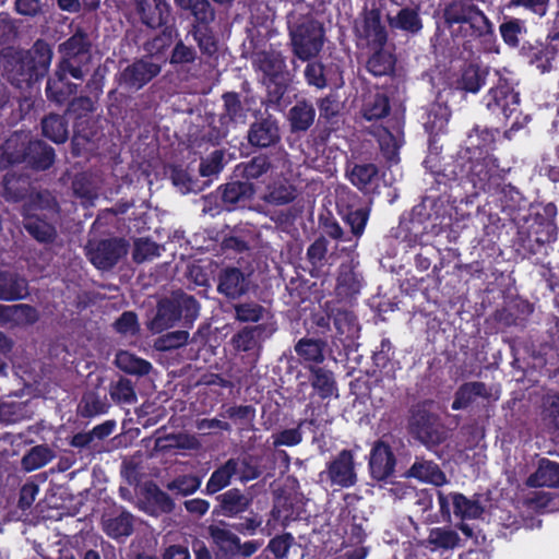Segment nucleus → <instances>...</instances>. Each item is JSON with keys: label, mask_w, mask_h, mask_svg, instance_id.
Here are the masks:
<instances>
[{"label": "nucleus", "mask_w": 559, "mask_h": 559, "mask_svg": "<svg viewBox=\"0 0 559 559\" xmlns=\"http://www.w3.org/2000/svg\"><path fill=\"white\" fill-rule=\"evenodd\" d=\"M236 519L229 524V527L243 536H253L263 531V516L258 512L250 511L247 515L240 514Z\"/></svg>", "instance_id": "0e129e2a"}, {"label": "nucleus", "mask_w": 559, "mask_h": 559, "mask_svg": "<svg viewBox=\"0 0 559 559\" xmlns=\"http://www.w3.org/2000/svg\"><path fill=\"white\" fill-rule=\"evenodd\" d=\"M453 512L461 519H478L484 513V508L478 499H468L461 492L451 495Z\"/></svg>", "instance_id": "13d9d810"}, {"label": "nucleus", "mask_w": 559, "mask_h": 559, "mask_svg": "<svg viewBox=\"0 0 559 559\" xmlns=\"http://www.w3.org/2000/svg\"><path fill=\"white\" fill-rule=\"evenodd\" d=\"M27 280L16 272L0 271V300L17 301L29 295Z\"/></svg>", "instance_id": "72a5a7b5"}, {"label": "nucleus", "mask_w": 559, "mask_h": 559, "mask_svg": "<svg viewBox=\"0 0 559 559\" xmlns=\"http://www.w3.org/2000/svg\"><path fill=\"white\" fill-rule=\"evenodd\" d=\"M223 110L219 114L218 122L236 128L247 122L249 108L241 100L237 92H225L222 94Z\"/></svg>", "instance_id": "cd10ccee"}, {"label": "nucleus", "mask_w": 559, "mask_h": 559, "mask_svg": "<svg viewBox=\"0 0 559 559\" xmlns=\"http://www.w3.org/2000/svg\"><path fill=\"white\" fill-rule=\"evenodd\" d=\"M109 403L106 393L97 390H88L83 395L78 406V413L83 418H92L107 413Z\"/></svg>", "instance_id": "c03bdc74"}, {"label": "nucleus", "mask_w": 559, "mask_h": 559, "mask_svg": "<svg viewBox=\"0 0 559 559\" xmlns=\"http://www.w3.org/2000/svg\"><path fill=\"white\" fill-rule=\"evenodd\" d=\"M499 134V128L475 124L467 133L465 145L437 173V183L466 181L473 187L490 189L499 180V158L492 154Z\"/></svg>", "instance_id": "f257e3e1"}, {"label": "nucleus", "mask_w": 559, "mask_h": 559, "mask_svg": "<svg viewBox=\"0 0 559 559\" xmlns=\"http://www.w3.org/2000/svg\"><path fill=\"white\" fill-rule=\"evenodd\" d=\"M53 457L47 445H36L22 457V467L26 472L38 469L48 464Z\"/></svg>", "instance_id": "69168bd1"}, {"label": "nucleus", "mask_w": 559, "mask_h": 559, "mask_svg": "<svg viewBox=\"0 0 559 559\" xmlns=\"http://www.w3.org/2000/svg\"><path fill=\"white\" fill-rule=\"evenodd\" d=\"M332 321L340 336L352 337L357 331V317L352 310L333 308Z\"/></svg>", "instance_id": "e2e57ef3"}, {"label": "nucleus", "mask_w": 559, "mask_h": 559, "mask_svg": "<svg viewBox=\"0 0 559 559\" xmlns=\"http://www.w3.org/2000/svg\"><path fill=\"white\" fill-rule=\"evenodd\" d=\"M247 140L251 146L267 148L275 146L281 141L278 121L272 115L262 117L250 124Z\"/></svg>", "instance_id": "aec40b11"}, {"label": "nucleus", "mask_w": 559, "mask_h": 559, "mask_svg": "<svg viewBox=\"0 0 559 559\" xmlns=\"http://www.w3.org/2000/svg\"><path fill=\"white\" fill-rule=\"evenodd\" d=\"M451 116L452 111L445 103L436 100L427 105L421 116L425 131L429 135L445 133Z\"/></svg>", "instance_id": "c85d7f7f"}, {"label": "nucleus", "mask_w": 559, "mask_h": 559, "mask_svg": "<svg viewBox=\"0 0 559 559\" xmlns=\"http://www.w3.org/2000/svg\"><path fill=\"white\" fill-rule=\"evenodd\" d=\"M202 478L197 474H180L165 484V488L175 496L187 497L199 490Z\"/></svg>", "instance_id": "603ef678"}, {"label": "nucleus", "mask_w": 559, "mask_h": 559, "mask_svg": "<svg viewBox=\"0 0 559 559\" xmlns=\"http://www.w3.org/2000/svg\"><path fill=\"white\" fill-rule=\"evenodd\" d=\"M265 333V324L245 326L233 335L231 342L237 350L250 352L259 346L262 338L266 337Z\"/></svg>", "instance_id": "a18cd8bd"}, {"label": "nucleus", "mask_w": 559, "mask_h": 559, "mask_svg": "<svg viewBox=\"0 0 559 559\" xmlns=\"http://www.w3.org/2000/svg\"><path fill=\"white\" fill-rule=\"evenodd\" d=\"M489 395L490 393L485 382H464L456 389L451 408L453 411L466 409L477 397L488 399Z\"/></svg>", "instance_id": "ea45409f"}, {"label": "nucleus", "mask_w": 559, "mask_h": 559, "mask_svg": "<svg viewBox=\"0 0 559 559\" xmlns=\"http://www.w3.org/2000/svg\"><path fill=\"white\" fill-rule=\"evenodd\" d=\"M296 188L285 181H275L267 187L262 200L272 205H286L296 199Z\"/></svg>", "instance_id": "3c124183"}, {"label": "nucleus", "mask_w": 559, "mask_h": 559, "mask_svg": "<svg viewBox=\"0 0 559 559\" xmlns=\"http://www.w3.org/2000/svg\"><path fill=\"white\" fill-rule=\"evenodd\" d=\"M128 249L129 242L124 238L111 237L90 241L86 246V255L96 269L108 271L127 255Z\"/></svg>", "instance_id": "f8f14e48"}, {"label": "nucleus", "mask_w": 559, "mask_h": 559, "mask_svg": "<svg viewBox=\"0 0 559 559\" xmlns=\"http://www.w3.org/2000/svg\"><path fill=\"white\" fill-rule=\"evenodd\" d=\"M51 47L38 38L28 50L8 46L1 49L0 62L7 80L17 88H29L48 73Z\"/></svg>", "instance_id": "f03ea898"}, {"label": "nucleus", "mask_w": 559, "mask_h": 559, "mask_svg": "<svg viewBox=\"0 0 559 559\" xmlns=\"http://www.w3.org/2000/svg\"><path fill=\"white\" fill-rule=\"evenodd\" d=\"M325 474L331 486L340 488H349L356 485L358 478L355 466L354 452L349 449H343L326 463Z\"/></svg>", "instance_id": "2eb2a0df"}, {"label": "nucleus", "mask_w": 559, "mask_h": 559, "mask_svg": "<svg viewBox=\"0 0 559 559\" xmlns=\"http://www.w3.org/2000/svg\"><path fill=\"white\" fill-rule=\"evenodd\" d=\"M540 417L549 431L559 430V392L548 393L543 397Z\"/></svg>", "instance_id": "bf43d9fd"}, {"label": "nucleus", "mask_w": 559, "mask_h": 559, "mask_svg": "<svg viewBox=\"0 0 559 559\" xmlns=\"http://www.w3.org/2000/svg\"><path fill=\"white\" fill-rule=\"evenodd\" d=\"M217 504L214 507L213 515L236 518L245 513L252 503V498L246 496L239 488H231L215 497Z\"/></svg>", "instance_id": "5701e85b"}, {"label": "nucleus", "mask_w": 559, "mask_h": 559, "mask_svg": "<svg viewBox=\"0 0 559 559\" xmlns=\"http://www.w3.org/2000/svg\"><path fill=\"white\" fill-rule=\"evenodd\" d=\"M70 75L66 70L57 66L52 76L47 80L45 93L49 102L63 105L78 92V84L68 80Z\"/></svg>", "instance_id": "a878e982"}, {"label": "nucleus", "mask_w": 559, "mask_h": 559, "mask_svg": "<svg viewBox=\"0 0 559 559\" xmlns=\"http://www.w3.org/2000/svg\"><path fill=\"white\" fill-rule=\"evenodd\" d=\"M336 210L350 233L360 238L366 229L371 213L370 203L350 190H342L336 197Z\"/></svg>", "instance_id": "9b49d317"}, {"label": "nucleus", "mask_w": 559, "mask_h": 559, "mask_svg": "<svg viewBox=\"0 0 559 559\" xmlns=\"http://www.w3.org/2000/svg\"><path fill=\"white\" fill-rule=\"evenodd\" d=\"M162 67L147 59H138L117 74V83L128 92H138L155 79Z\"/></svg>", "instance_id": "4468645a"}, {"label": "nucleus", "mask_w": 559, "mask_h": 559, "mask_svg": "<svg viewBox=\"0 0 559 559\" xmlns=\"http://www.w3.org/2000/svg\"><path fill=\"white\" fill-rule=\"evenodd\" d=\"M556 214L557 207L554 203H548L542 209L530 204L528 213L525 216L518 215L514 218L518 228L516 250L524 258L545 254L547 246L556 241Z\"/></svg>", "instance_id": "7ed1b4c3"}, {"label": "nucleus", "mask_w": 559, "mask_h": 559, "mask_svg": "<svg viewBox=\"0 0 559 559\" xmlns=\"http://www.w3.org/2000/svg\"><path fill=\"white\" fill-rule=\"evenodd\" d=\"M200 302L194 296L182 290L158 300L155 316L148 322V330L158 334L176 325L180 320L191 325L200 313Z\"/></svg>", "instance_id": "423d86ee"}, {"label": "nucleus", "mask_w": 559, "mask_h": 559, "mask_svg": "<svg viewBox=\"0 0 559 559\" xmlns=\"http://www.w3.org/2000/svg\"><path fill=\"white\" fill-rule=\"evenodd\" d=\"M257 409L253 405H231L225 408L219 416L233 421L240 430L253 427Z\"/></svg>", "instance_id": "8fccbe9b"}, {"label": "nucleus", "mask_w": 559, "mask_h": 559, "mask_svg": "<svg viewBox=\"0 0 559 559\" xmlns=\"http://www.w3.org/2000/svg\"><path fill=\"white\" fill-rule=\"evenodd\" d=\"M407 428L408 432L427 448L439 445L447 438L440 417L428 409L426 402L411 407Z\"/></svg>", "instance_id": "0eeeda50"}, {"label": "nucleus", "mask_w": 559, "mask_h": 559, "mask_svg": "<svg viewBox=\"0 0 559 559\" xmlns=\"http://www.w3.org/2000/svg\"><path fill=\"white\" fill-rule=\"evenodd\" d=\"M492 76V85L483 96L481 102L486 109L503 124H507L512 117L514 118L503 133L504 138L510 140L515 132L526 127L531 117L523 115L520 110L521 96L515 90L516 83L512 73L506 69L493 70Z\"/></svg>", "instance_id": "20e7f679"}, {"label": "nucleus", "mask_w": 559, "mask_h": 559, "mask_svg": "<svg viewBox=\"0 0 559 559\" xmlns=\"http://www.w3.org/2000/svg\"><path fill=\"white\" fill-rule=\"evenodd\" d=\"M294 55L302 60L309 61L322 49L326 37H290Z\"/></svg>", "instance_id": "5fc2aeb1"}, {"label": "nucleus", "mask_w": 559, "mask_h": 559, "mask_svg": "<svg viewBox=\"0 0 559 559\" xmlns=\"http://www.w3.org/2000/svg\"><path fill=\"white\" fill-rule=\"evenodd\" d=\"M2 186L5 201L20 202L27 197L31 183L28 178L22 175L17 176L13 173H7L3 177Z\"/></svg>", "instance_id": "de8ad7c7"}, {"label": "nucleus", "mask_w": 559, "mask_h": 559, "mask_svg": "<svg viewBox=\"0 0 559 559\" xmlns=\"http://www.w3.org/2000/svg\"><path fill=\"white\" fill-rule=\"evenodd\" d=\"M254 187L248 181H231L217 188L216 194L206 199L211 202L212 198L221 200V210L228 212L242 209L252 199Z\"/></svg>", "instance_id": "f3484780"}, {"label": "nucleus", "mask_w": 559, "mask_h": 559, "mask_svg": "<svg viewBox=\"0 0 559 559\" xmlns=\"http://www.w3.org/2000/svg\"><path fill=\"white\" fill-rule=\"evenodd\" d=\"M328 245L325 237L317 238L307 249V260L311 264L310 274L318 276L328 263Z\"/></svg>", "instance_id": "4d7b16f0"}, {"label": "nucleus", "mask_w": 559, "mask_h": 559, "mask_svg": "<svg viewBox=\"0 0 559 559\" xmlns=\"http://www.w3.org/2000/svg\"><path fill=\"white\" fill-rule=\"evenodd\" d=\"M135 519L132 513L121 509L104 515L102 526L104 533L118 542H124L134 532Z\"/></svg>", "instance_id": "393cba45"}, {"label": "nucleus", "mask_w": 559, "mask_h": 559, "mask_svg": "<svg viewBox=\"0 0 559 559\" xmlns=\"http://www.w3.org/2000/svg\"><path fill=\"white\" fill-rule=\"evenodd\" d=\"M209 534L217 547L226 555H235V549L239 547V537L230 530L218 525H210Z\"/></svg>", "instance_id": "680f3d73"}, {"label": "nucleus", "mask_w": 559, "mask_h": 559, "mask_svg": "<svg viewBox=\"0 0 559 559\" xmlns=\"http://www.w3.org/2000/svg\"><path fill=\"white\" fill-rule=\"evenodd\" d=\"M372 365L383 378L395 379L396 371L401 368L400 361L395 358V348L388 337H383L380 345L372 354Z\"/></svg>", "instance_id": "7c9ffc66"}, {"label": "nucleus", "mask_w": 559, "mask_h": 559, "mask_svg": "<svg viewBox=\"0 0 559 559\" xmlns=\"http://www.w3.org/2000/svg\"><path fill=\"white\" fill-rule=\"evenodd\" d=\"M525 484L531 488L559 487V463L546 457L540 459L537 469L527 477Z\"/></svg>", "instance_id": "e433bc0d"}, {"label": "nucleus", "mask_w": 559, "mask_h": 559, "mask_svg": "<svg viewBox=\"0 0 559 559\" xmlns=\"http://www.w3.org/2000/svg\"><path fill=\"white\" fill-rule=\"evenodd\" d=\"M62 59L58 67L66 70L70 76L82 80L90 72L93 60L90 37H68L60 46Z\"/></svg>", "instance_id": "9d476101"}, {"label": "nucleus", "mask_w": 559, "mask_h": 559, "mask_svg": "<svg viewBox=\"0 0 559 559\" xmlns=\"http://www.w3.org/2000/svg\"><path fill=\"white\" fill-rule=\"evenodd\" d=\"M235 319L243 323H258L263 319L265 308L257 301L233 304Z\"/></svg>", "instance_id": "338daca9"}, {"label": "nucleus", "mask_w": 559, "mask_h": 559, "mask_svg": "<svg viewBox=\"0 0 559 559\" xmlns=\"http://www.w3.org/2000/svg\"><path fill=\"white\" fill-rule=\"evenodd\" d=\"M272 167L270 157L264 154L253 156L250 160L237 166V170L246 180H255L266 174Z\"/></svg>", "instance_id": "052dcab7"}, {"label": "nucleus", "mask_w": 559, "mask_h": 559, "mask_svg": "<svg viewBox=\"0 0 559 559\" xmlns=\"http://www.w3.org/2000/svg\"><path fill=\"white\" fill-rule=\"evenodd\" d=\"M325 347V341L305 336L295 344L294 348L300 364L308 370L310 366H321L323 364Z\"/></svg>", "instance_id": "473e14b6"}, {"label": "nucleus", "mask_w": 559, "mask_h": 559, "mask_svg": "<svg viewBox=\"0 0 559 559\" xmlns=\"http://www.w3.org/2000/svg\"><path fill=\"white\" fill-rule=\"evenodd\" d=\"M524 37H503L510 47H521V55L535 66L542 73L552 70V62L559 52V37H533V40H522Z\"/></svg>", "instance_id": "6e6552de"}, {"label": "nucleus", "mask_w": 559, "mask_h": 559, "mask_svg": "<svg viewBox=\"0 0 559 559\" xmlns=\"http://www.w3.org/2000/svg\"><path fill=\"white\" fill-rule=\"evenodd\" d=\"M406 477L440 487L447 484L448 479L440 466L430 460L416 457L415 462L405 473Z\"/></svg>", "instance_id": "2f4dec72"}, {"label": "nucleus", "mask_w": 559, "mask_h": 559, "mask_svg": "<svg viewBox=\"0 0 559 559\" xmlns=\"http://www.w3.org/2000/svg\"><path fill=\"white\" fill-rule=\"evenodd\" d=\"M390 112L391 102L386 93L377 91L364 99L361 115L367 121L383 119Z\"/></svg>", "instance_id": "37998d69"}, {"label": "nucleus", "mask_w": 559, "mask_h": 559, "mask_svg": "<svg viewBox=\"0 0 559 559\" xmlns=\"http://www.w3.org/2000/svg\"><path fill=\"white\" fill-rule=\"evenodd\" d=\"M308 380L314 393L322 400L338 397L337 382L334 372L323 366H310Z\"/></svg>", "instance_id": "c756f323"}, {"label": "nucleus", "mask_w": 559, "mask_h": 559, "mask_svg": "<svg viewBox=\"0 0 559 559\" xmlns=\"http://www.w3.org/2000/svg\"><path fill=\"white\" fill-rule=\"evenodd\" d=\"M348 178L361 192L370 193L379 186V168L373 163L355 164L348 174Z\"/></svg>", "instance_id": "c9c22d12"}, {"label": "nucleus", "mask_w": 559, "mask_h": 559, "mask_svg": "<svg viewBox=\"0 0 559 559\" xmlns=\"http://www.w3.org/2000/svg\"><path fill=\"white\" fill-rule=\"evenodd\" d=\"M217 293L228 301L239 300L251 288V274L236 266H225L217 274Z\"/></svg>", "instance_id": "dca6fc26"}, {"label": "nucleus", "mask_w": 559, "mask_h": 559, "mask_svg": "<svg viewBox=\"0 0 559 559\" xmlns=\"http://www.w3.org/2000/svg\"><path fill=\"white\" fill-rule=\"evenodd\" d=\"M389 37H373L368 41L373 52L367 61V70L374 76L390 75L395 70L396 57L394 46L388 45Z\"/></svg>", "instance_id": "6ab92c4d"}, {"label": "nucleus", "mask_w": 559, "mask_h": 559, "mask_svg": "<svg viewBox=\"0 0 559 559\" xmlns=\"http://www.w3.org/2000/svg\"><path fill=\"white\" fill-rule=\"evenodd\" d=\"M493 80L489 67L477 63H464L455 80V87L465 93L477 94L488 82Z\"/></svg>", "instance_id": "412c9836"}, {"label": "nucleus", "mask_w": 559, "mask_h": 559, "mask_svg": "<svg viewBox=\"0 0 559 559\" xmlns=\"http://www.w3.org/2000/svg\"><path fill=\"white\" fill-rule=\"evenodd\" d=\"M396 457L385 441L377 440L370 450L368 467L370 475L378 481L386 480L395 472Z\"/></svg>", "instance_id": "a211bd4d"}, {"label": "nucleus", "mask_w": 559, "mask_h": 559, "mask_svg": "<svg viewBox=\"0 0 559 559\" xmlns=\"http://www.w3.org/2000/svg\"><path fill=\"white\" fill-rule=\"evenodd\" d=\"M56 158L55 148L43 140L27 142L26 165L34 170L49 169Z\"/></svg>", "instance_id": "4c0bfd02"}, {"label": "nucleus", "mask_w": 559, "mask_h": 559, "mask_svg": "<svg viewBox=\"0 0 559 559\" xmlns=\"http://www.w3.org/2000/svg\"><path fill=\"white\" fill-rule=\"evenodd\" d=\"M141 503L142 510L152 516L171 513L176 507L173 498L153 481L145 484Z\"/></svg>", "instance_id": "4be33fe9"}, {"label": "nucleus", "mask_w": 559, "mask_h": 559, "mask_svg": "<svg viewBox=\"0 0 559 559\" xmlns=\"http://www.w3.org/2000/svg\"><path fill=\"white\" fill-rule=\"evenodd\" d=\"M454 23L459 24V28L453 29L452 32H456L462 35H488L492 32L489 21L479 11L475 12L468 19H457Z\"/></svg>", "instance_id": "864d4df0"}, {"label": "nucleus", "mask_w": 559, "mask_h": 559, "mask_svg": "<svg viewBox=\"0 0 559 559\" xmlns=\"http://www.w3.org/2000/svg\"><path fill=\"white\" fill-rule=\"evenodd\" d=\"M499 180L496 185L487 187H473L476 192H484L491 195H499L502 204V210L508 213L511 221L519 216H525L528 213V207L525 206L526 200L521 191L513 185L506 182V169L498 168Z\"/></svg>", "instance_id": "ddd939ff"}, {"label": "nucleus", "mask_w": 559, "mask_h": 559, "mask_svg": "<svg viewBox=\"0 0 559 559\" xmlns=\"http://www.w3.org/2000/svg\"><path fill=\"white\" fill-rule=\"evenodd\" d=\"M59 213L60 205L51 192L33 193L21 207L23 228L38 243L52 245L58 238L56 222Z\"/></svg>", "instance_id": "39448f33"}, {"label": "nucleus", "mask_w": 559, "mask_h": 559, "mask_svg": "<svg viewBox=\"0 0 559 559\" xmlns=\"http://www.w3.org/2000/svg\"><path fill=\"white\" fill-rule=\"evenodd\" d=\"M141 21L151 29L167 24L170 12L166 0H134Z\"/></svg>", "instance_id": "bb28decb"}, {"label": "nucleus", "mask_w": 559, "mask_h": 559, "mask_svg": "<svg viewBox=\"0 0 559 559\" xmlns=\"http://www.w3.org/2000/svg\"><path fill=\"white\" fill-rule=\"evenodd\" d=\"M182 10L190 11L195 21L205 27L214 21L215 12L207 0H175Z\"/></svg>", "instance_id": "6e6d98bb"}, {"label": "nucleus", "mask_w": 559, "mask_h": 559, "mask_svg": "<svg viewBox=\"0 0 559 559\" xmlns=\"http://www.w3.org/2000/svg\"><path fill=\"white\" fill-rule=\"evenodd\" d=\"M26 158L27 142L23 141L17 134L11 135L2 145L0 164L3 166L26 164Z\"/></svg>", "instance_id": "49530a36"}, {"label": "nucleus", "mask_w": 559, "mask_h": 559, "mask_svg": "<svg viewBox=\"0 0 559 559\" xmlns=\"http://www.w3.org/2000/svg\"><path fill=\"white\" fill-rule=\"evenodd\" d=\"M257 62L267 81L290 76L280 51L273 49L260 51L257 53Z\"/></svg>", "instance_id": "a19ab883"}, {"label": "nucleus", "mask_w": 559, "mask_h": 559, "mask_svg": "<svg viewBox=\"0 0 559 559\" xmlns=\"http://www.w3.org/2000/svg\"><path fill=\"white\" fill-rule=\"evenodd\" d=\"M41 133L56 144H62L69 139V121L66 115L50 112L41 119Z\"/></svg>", "instance_id": "79ce46f5"}, {"label": "nucleus", "mask_w": 559, "mask_h": 559, "mask_svg": "<svg viewBox=\"0 0 559 559\" xmlns=\"http://www.w3.org/2000/svg\"><path fill=\"white\" fill-rule=\"evenodd\" d=\"M115 362L123 372L138 377L147 376L153 368L148 360L140 358L127 350H120L116 355Z\"/></svg>", "instance_id": "09e8293b"}, {"label": "nucleus", "mask_w": 559, "mask_h": 559, "mask_svg": "<svg viewBox=\"0 0 559 559\" xmlns=\"http://www.w3.org/2000/svg\"><path fill=\"white\" fill-rule=\"evenodd\" d=\"M238 467L239 460L234 457L228 459L224 464L213 471L202 492L212 496L228 487L233 477L237 475Z\"/></svg>", "instance_id": "58836bf2"}, {"label": "nucleus", "mask_w": 559, "mask_h": 559, "mask_svg": "<svg viewBox=\"0 0 559 559\" xmlns=\"http://www.w3.org/2000/svg\"><path fill=\"white\" fill-rule=\"evenodd\" d=\"M362 287V276L352 262H344L337 269L335 295L340 300L350 301Z\"/></svg>", "instance_id": "b1692460"}, {"label": "nucleus", "mask_w": 559, "mask_h": 559, "mask_svg": "<svg viewBox=\"0 0 559 559\" xmlns=\"http://www.w3.org/2000/svg\"><path fill=\"white\" fill-rule=\"evenodd\" d=\"M38 320L39 312L34 306L16 304L8 308L7 322L14 321L16 324L33 325Z\"/></svg>", "instance_id": "774afa93"}, {"label": "nucleus", "mask_w": 559, "mask_h": 559, "mask_svg": "<svg viewBox=\"0 0 559 559\" xmlns=\"http://www.w3.org/2000/svg\"><path fill=\"white\" fill-rule=\"evenodd\" d=\"M95 100L90 96L73 97L68 102L66 116L71 117L73 122L72 152L79 155L76 146L90 142L96 135L95 122L91 114L95 111Z\"/></svg>", "instance_id": "1a4fd4ad"}, {"label": "nucleus", "mask_w": 559, "mask_h": 559, "mask_svg": "<svg viewBox=\"0 0 559 559\" xmlns=\"http://www.w3.org/2000/svg\"><path fill=\"white\" fill-rule=\"evenodd\" d=\"M316 108L310 100L299 99L288 110L287 121L292 133L307 132L314 122Z\"/></svg>", "instance_id": "f704fd0d"}]
</instances>
